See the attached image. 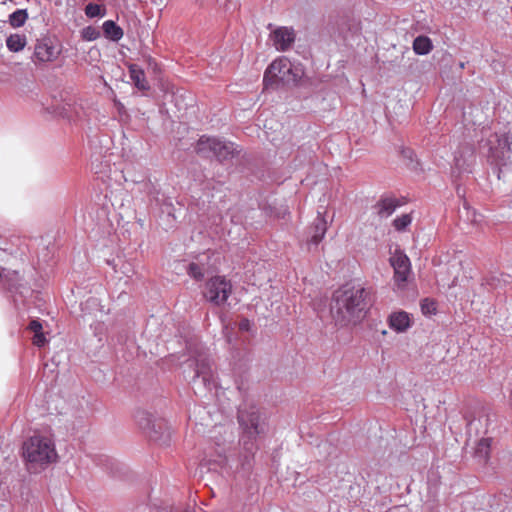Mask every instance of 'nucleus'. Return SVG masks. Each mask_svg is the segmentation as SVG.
Masks as SVG:
<instances>
[{
	"label": "nucleus",
	"mask_w": 512,
	"mask_h": 512,
	"mask_svg": "<svg viewBox=\"0 0 512 512\" xmlns=\"http://www.w3.org/2000/svg\"><path fill=\"white\" fill-rule=\"evenodd\" d=\"M23 457L28 468H44L57 459L55 444L50 437L34 435L23 444Z\"/></svg>",
	"instance_id": "obj_5"
},
{
	"label": "nucleus",
	"mask_w": 512,
	"mask_h": 512,
	"mask_svg": "<svg viewBox=\"0 0 512 512\" xmlns=\"http://www.w3.org/2000/svg\"><path fill=\"white\" fill-rule=\"evenodd\" d=\"M103 32L106 38L112 41H119L123 37V30L113 20H107L103 23Z\"/></svg>",
	"instance_id": "obj_19"
},
{
	"label": "nucleus",
	"mask_w": 512,
	"mask_h": 512,
	"mask_svg": "<svg viewBox=\"0 0 512 512\" xmlns=\"http://www.w3.org/2000/svg\"><path fill=\"white\" fill-rule=\"evenodd\" d=\"M29 329L34 333L42 332V324L38 320H32L29 324Z\"/></svg>",
	"instance_id": "obj_32"
},
{
	"label": "nucleus",
	"mask_w": 512,
	"mask_h": 512,
	"mask_svg": "<svg viewBox=\"0 0 512 512\" xmlns=\"http://www.w3.org/2000/svg\"><path fill=\"white\" fill-rule=\"evenodd\" d=\"M389 261L394 269V282L397 288L404 289L411 274L409 257L403 251L397 249L391 255Z\"/></svg>",
	"instance_id": "obj_9"
},
{
	"label": "nucleus",
	"mask_w": 512,
	"mask_h": 512,
	"mask_svg": "<svg viewBox=\"0 0 512 512\" xmlns=\"http://www.w3.org/2000/svg\"><path fill=\"white\" fill-rule=\"evenodd\" d=\"M238 421L243 431L241 443L246 452L243 466L247 465L249 468L251 466L250 460L258 449L256 444L257 437L265 432V422L255 406L240 407L238 410Z\"/></svg>",
	"instance_id": "obj_3"
},
{
	"label": "nucleus",
	"mask_w": 512,
	"mask_h": 512,
	"mask_svg": "<svg viewBox=\"0 0 512 512\" xmlns=\"http://www.w3.org/2000/svg\"><path fill=\"white\" fill-rule=\"evenodd\" d=\"M85 14L89 18H96V17H103V16H105L106 11L99 4L89 3L85 7Z\"/></svg>",
	"instance_id": "obj_25"
},
{
	"label": "nucleus",
	"mask_w": 512,
	"mask_h": 512,
	"mask_svg": "<svg viewBox=\"0 0 512 512\" xmlns=\"http://www.w3.org/2000/svg\"><path fill=\"white\" fill-rule=\"evenodd\" d=\"M467 210V217L468 219L476 225H480L482 222L483 216L480 213H477L475 210H471L469 207L464 206Z\"/></svg>",
	"instance_id": "obj_29"
},
{
	"label": "nucleus",
	"mask_w": 512,
	"mask_h": 512,
	"mask_svg": "<svg viewBox=\"0 0 512 512\" xmlns=\"http://www.w3.org/2000/svg\"><path fill=\"white\" fill-rule=\"evenodd\" d=\"M327 230V222L318 213L317 218L314 221V225L312 227L311 236L308 240V245L311 247L312 245L317 246L324 238Z\"/></svg>",
	"instance_id": "obj_16"
},
{
	"label": "nucleus",
	"mask_w": 512,
	"mask_h": 512,
	"mask_svg": "<svg viewBox=\"0 0 512 512\" xmlns=\"http://www.w3.org/2000/svg\"><path fill=\"white\" fill-rule=\"evenodd\" d=\"M251 328V322L248 319H242L239 323V329L241 331H249Z\"/></svg>",
	"instance_id": "obj_33"
},
{
	"label": "nucleus",
	"mask_w": 512,
	"mask_h": 512,
	"mask_svg": "<svg viewBox=\"0 0 512 512\" xmlns=\"http://www.w3.org/2000/svg\"><path fill=\"white\" fill-rule=\"evenodd\" d=\"M48 114L53 116H61L69 121H80L85 117V111L81 104L65 102L61 107L45 108Z\"/></svg>",
	"instance_id": "obj_10"
},
{
	"label": "nucleus",
	"mask_w": 512,
	"mask_h": 512,
	"mask_svg": "<svg viewBox=\"0 0 512 512\" xmlns=\"http://www.w3.org/2000/svg\"><path fill=\"white\" fill-rule=\"evenodd\" d=\"M188 274L196 280H201L204 277V270L199 264L190 263L188 266Z\"/></svg>",
	"instance_id": "obj_27"
},
{
	"label": "nucleus",
	"mask_w": 512,
	"mask_h": 512,
	"mask_svg": "<svg viewBox=\"0 0 512 512\" xmlns=\"http://www.w3.org/2000/svg\"><path fill=\"white\" fill-rule=\"evenodd\" d=\"M403 156H404L405 158H408V159L412 160V159H413V156H414V153H413V151H412V150H410V149H406V150H403Z\"/></svg>",
	"instance_id": "obj_34"
},
{
	"label": "nucleus",
	"mask_w": 512,
	"mask_h": 512,
	"mask_svg": "<svg viewBox=\"0 0 512 512\" xmlns=\"http://www.w3.org/2000/svg\"><path fill=\"white\" fill-rule=\"evenodd\" d=\"M369 291L361 285L344 286L333 294L330 312L335 324L348 326L362 321L369 308Z\"/></svg>",
	"instance_id": "obj_1"
},
{
	"label": "nucleus",
	"mask_w": 512,
	"mask_h": 512,
	"mask_svg": "<svg viewBox=\"0 0 512 512\" xmlns=\"http://www.w3.org/2000/svg\"><path fill=\"white\" fill-rule=\"evenodd\" d=\"M273 45L277 50L286 51L295 40V33L292 28L279 27L271 34Z\"/></svg>",
	"instance_id": "obj_13"
},
{
	"label": "nucleus",
	"mask_w": 512,
	"mask_h": 512,
	"mask_svg": "<svg viewBox=\"0 0 512 512\" xmlns=\"http://www.w3.org/2000/svg\"><path fill=\"white\" fill-rule=\"evenodd\" d=\"M401 205L400 201L392 195H382L373 205V213L380 219L390 217L395 210Z\"/></svg>",
	"instance_id": "obj_12"
},
{
	"label": "nucleus",
	"mask_w": 512,
	"mask_h": 512,
	"mask_svg": "<svg viewBox=\"0 0 512 512\" xmlns=\"http://www.w3.org/2000/svg\"><path fill=\"white\" fill-rule=\"evenodd\" d=\"M130 78L134 82L135 86L141 90H147L149 85L145 78L144 71L136 64L129 66Z\"/></svg>",
	"instance_id": "obj_18"
},
{
	"label": "nucleus",
	"mask_w": 512,
	"mask_h": 512,
	"mask_svg": "<svg viewBox=\"0 0 512 512\" xmlns=\"http://www.w3.org/2000/svg\"><path fill=\"white\" fill-rule=\"evenodd\" d=\"M46 342V339L43 335L42 332L40 333H35L34 335V338H33V343L38 346V347H42L44 345V343Z\"/></svg>",
	"instance_id": "obj_31"
},
{
	"label": "nucleus",
	"mask_w": 512,
	"mask_h": 512,
	"mask_svg": "<svg viewBox=\"0 0 512 512\" xmlns=\"http://www.w3.org/2000/svg\"><path fill=\"white\" fill-rule=\"evenodd\" d=\"M389 327L397 333L406 332L411 327V319L405 311H396L388 317Z\"/></svg>",
	"instance_id": "obj_15"
},
{
	"label": "nucleus",
	"mask_w": 512,
	"mask_h": 512,
	"mask_svg": "<svg viewBox=\"0 0 512 512\" xmlns=\"http://www.w3.org/2000/svg\"><path fill=\"white\" fill-rule=\"evenodd\" d=\"M231 293V282L224 276H215L206 282L203 296L210 303L221 306L226 303Z\"/></svg>",
	"instance_id": "obj_8"
},
{
	"label": "nucleus",
	"mask_w": 512,
	"mask_h": 512,
	"mask_svg": "<svg viewBox=\"0 0 512 512\" xmlns=\"http://www.w3.org/2000/svg\"><path fill=\"white\" fill-rule=\"evenodd\" d=\"M135 419L139 427L143 430H151L155 427L153 416L147 411H137L135 414Z\"/></svg>",
	"instance_id": "obj_22"
},
{
	"label": "nucleus",
	"mask_w": 512,
	"mask_h": 512,
	"mask_svg": "<svg viewBox=\"0 0 512 512\" xmlns=\"http://www.w3.org/2000/svg\"><path fill=\"white\" fill-rule=\"evenodd\" d=\"M411 222L412 216L410 214H402L393 220V227L396 231L402 232L407 229Z\"/></svg>",
	"instance_id": "obj_24"
},
{
	"label": "nucleus",
	"mask_w": 512,
	"mask_h": 512,
	"mask_svg": "<svg viewBox=\"0 0 512 512\" xmlns=\"http://www.w3.org/2000/svg\"><path fill=\"white\" fill-rule=\"evenodd\" d=\"M189 357L184 362L185 366L193 372L192 383L201 384L203 388L211 391L218 387V382L212 369L211 359L201 345L188 346Z\"/></svg>",
	"instance_id": "obj_4"
},
{
	"label": "nucleus",
	"mask_w": 512,
	"mask_h": 512,
	"mask_svg": "<svg viewBox=\"0 0 512 512\" xmlns=\"http://www.w3.org/2000/svg\"><path fill=\"white\" fill-rule=\"evenodd\" d=\"M474 160V152L471 148L466 147L462 151L456 152L454 156L453 173L461 175L462 173L471 172V165Z\"/></svg>",
	"instance_id": "obj_14"
},
{
	"label": "nucleus",
	"mask_w": 512,
	"mask_h": 512,
	"mask_svg": "<svg viewBox=\"0 0 512 512\" xmlns=\"http://www.w3.org/2000/svg\"><path fill=\"white\" fill-rule=\"evenodd\" d=\"M303 74L299 66L292 64L287 57L274 60L266 69L263 84L266 89L270 86L296 84Z\"/></svg>",
	"instance_id": "obj_6"
},
{
	"label": "nucleus",
	"mask_w": 512,
	"mask_h": 512,
	"mask_svg": "<svg viewBox=\"0 0 512 512\" xmlns=\"http://www.w3.org/2000/svg\"><path fill=\"white\" fill-rule=\"evenodd\" d=\"M485 139L479 143L480 153L486 157L488 164L498 179L512 170L511 145L512 135L509 133H492L489 130L484 131Z\"/></svg>",
	"instance_id": "obj_2"
},
{
	"label": "nucleus",
	"mask_w": 512,
	"mask_h": 512,
	"mask_svg": "<svg viewBox=\"0 0 512 512\" xmlns=\"http://www.w3.org/2000/svg\"><path fill=\"white\" fill-rule=\"evenodd\" d=\"M27 18H28V14H27L26 10L19 9V10L14 11L10 15L9 21L13 27H21L24 25Z\"/></svg>",
	"instance_id": "obj_23"
},
{
	"label": "nucleus",
	"mask_w": 512,
	"mask_h": 512,
	"mask_svg": "<svg viewBox=\"0 0 512 512\" xmlns=\"http://www.w3.org/2000/svg\"><path fill=\"white\" fill-rule=\"evenodd\" d=\"M100 32L92 26H87L82 30V37L87 41H94L99 38Z\"/></svg>",
	"instance_id": "obj_28"
},
{
	"label": "nucleus",
	"mask_w": 512,
	"mask_h": 512,
	"mask_svg": "<svg viewBox=\"0 0 512 512\" xmlns=\"http://www.w3.org/2000/svg\"><path fill=\"white\" fill-rule=\"evenodd\" d=\"M432 48V41L427 36H417L413 41V50L417 55H427Z\"/></svg>",
	"instance_id": "obj_20"
},
{
	"label": "nucleus",
	"mask_w": 512,
	"mask_h": 512,
	"mask_svg": "<svg viewBox=\"0 0 512 512\" xmlns=\"http://www.w3.org/2000/svg\"><path fill=\"white\" fill-rule=\"evenodd\" d=\"M59 51L53 45L50 39L44 38L38 40L33 54L34 62H50L57 58Z\"/></svg>",
	"instance_id": "obj_11"
},
{
	"label": "nucleus",
	"mask_w": 512,
	"mask_h": 512,
	"mask_svg": "<svg viewBox=\"0 0 512 512\" xmlns=\"http://www.w3.org/2000/svg\"><path fill=\"white\" fill-rule=\"evenodd\" d=\"M196 150L199 154L206 157H215L220 162L233 158L237 152L234 143L208 136L200 137Z\"/></svg>",
	"instance_id": "obj_7"
},
{
	"label": "nucleus",
	"mask_w": 512,
	"mask_h": 512,
	"mask_svg": "<svg viewBox=\"0 0 512 512\" xmlns=\"http://www.w3.org/2000/svg\"><path fill=\"white\" fill-rule=\"evenodd\" d=\"M421 311L425 316H431L436 313V302L432 299L425 298L420 303Z\"/></svg>",
	"instance_id": "obj_26"
},
{
	"label": "nucleus",
	"mask_w": 512,
	"mask_h": 512,
	"mask_svg": "<svg viewBox=\"0 0 512 512\" xmlns=\"http://www.w3.org/2000/svg\"><path fill=\"white\" fill-rule=\"evenodd\" d=\"M27 44L26 36L23 34H11L6 39V46L11 52H19L24 49Z\"/></svg>",
	"instance_id": "obj_21"
},
{
	"label": "nucleus",
	"mask_w": 512,
	"mask_h": 512,
	"mask_svg": "<svg viewBox=\"0 0 512 512\" xmlns=\"http://www.w3.org/2000/svg\"><path fill=\"white\" fill-rule=\"evenodd\" d=\"M3 275V271L0 269V278L2 277Z\"/></svg>",
	"instance_id": "obj_35"
},
{
	"label": "nucleus",
	"mask_w": 512,
	"mask_h": 512,
	"mask_svg": "<svg viewBox=\"0 0 512 512\" xmlns=\"http://www.w3.org/2000/svg\"><path fill=\"white\" fill-rule=\"evenodd\" d=\"M482 424V418L472 419L467 423V433L472 436V433L478 434V427Z\"/></svg>",
	"instance_id": "obj_30"
},
{
	"label": "nucleus",
	"mask_w": 512,
	"mask_h": 512,
	"mask_svg": "<svg viewBox=\"0 0 512 512\" xmlns=\"http://www.w3.org/2000/svg\"><path fill=\"white\" fill-rule=\"evenodd\" d=\"M492 439L490 437H482L478 440L475 448V457L483 463H486L490 456Z\"/></svg>",
	"instance_id": "obj_17"
}]
</instances>
